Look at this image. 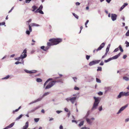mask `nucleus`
Returning a JSON list of instances; mask_svg holds the SVG:
<instances>
[{
	"label": "nucleus",
	"instance_id": "nucleus-13",
	"mask_svg": "<svg viewBox=\"0 0 129 129\" xmlns=\"http://www.w3.org/2000/svg\"><path fill=\"white\" fill-rule=\"evenodd\" d=\"M29 123L28 121H27L25 124V125L23 127V129H27Z\"/></svg>",
	"mask_w": 129,
	"mask_h": 129
},
{
	"label": "nucleus",
	"instance_id": "nucleus-56",
	"mask_svg": "<svg viewBox=\"0 0 129 129\" xmlns=\"http://www.w3.org/2000/svg\"><path fill=\"white\" fill-rule=\"evenodd\" d=\"M14 7H13L11 9V10H10L9 11V12H8V13H10V12H11L12 11V10L14 9Z\"/></svg>",
	"mask_w": 129,
	"mask_h": 129
},
{
	"label": "nucleus",
	"instance_id": "nucleus-11",
	"mask_svg": "<svg viewBox=\"0 0 129 129\" xmlns=\"http://www.w3.org/2000/svg\"><path fill=\"white\" fill-rule=\"evenodd\" d=\"M121 54L120 53H119L118 54L112 57H111L112 59V60L116 59L118 58V57Z\"/></svg>",
	"mask_w": 129,
	"mask_h": 129
},
{
	"label": "nucleus",
	"instance_id": "nucleus-30",
	"mask_svg": "<svg viewBox=\"0 0 129 129\" xmlns=\"http://www.w3.org/2000/svg\"><path fill=\"white\" fill-rule=\"evenodd\" d=\"M84 121H82L81 122H80V123L79 124V126H81L83 125L84 124Z\"/></svg>",
	"mask_w": 129,
	"mask_h": 129
},
{
	"label": "nucleus",
	"instance_id": "nucleus-52",
	"mask_svg": "<svg viewBox=\"0 0 129 129\" xmlns=\"http://www.w3.org/2000/svg\"><path fill=\"white\" fill-rule=\"evenodd\" d=\"M74 89L75 90H79V88L78 87H77L76 86H75L74 87Z\"/></svg>",
	"mask_w": 129,
	"mask_h": 129
},
{
	"label": "nucleus",
	"instance_id": "nucleus-2",
	"mask_svg": "<svg viewBox=\"0 0 129 129\" xmlns=\"http://www.w3.org/2000/svg\"><path fill=\"white\" fill-rule=\"evenodd\" d=\"M49 41L53 43V45H56L62 41V39L61 38L51 39Z\"/></svg>",
	"mask_w": 129,
	"mask_h": 129
},
{
	"label": "nucleus",
	"instance_id": "nucleus-55",
	"mask_svg": "<svg viewBox=\"0 0 129 129\" xmlns=\"http://www.w3.org/2000/svg\"><path fill=\"white\" fill-rule=\"evenodd\" d=\"M98 94L99 95H102L103 94V93L102 92L100 91L98 92Z\"/></svg>",
	"mask_w": 129,
	"mask_h": 129
},
{
	"label": "nucleus",
	"instance_id": "nucleus-58",
	"mask_svg": "<svg viewBox=\"0 0 129 129\" xmlns=\"http://www.w3.org/2000/svg\"><path fill=\"white\" fill-rule=\"evenodd\" d=\"M45 47L44 46H41V49H42V50H43L44 51V49H45Z\"/></svg>",
	"mask_w": 129,
	"mask_h": 129
},
{
	"label": "nucleus",
	"instance_id": "nucleus-32",
	"mask_svg": "<svg viewBox=\"0 0 129 129\" xmlns=\"http://www.w3.org/2000/svg\"><path fill=\"white\" fill-rule=\"evenodd\" d=\"M73 14L74 15V16L77 19H78L79 17L76 14H75V13H73Z\"/></svg>",
	"mask_w": 129,
	"mask_h": 129
},
{
	"label": "nucleus",
	"instance_id": "nucleus-8",
	"mask_svg": "<svg viewBox=\"0 0 129 129\" xmlns=\"http://www.w3.org/2000/svg\"><path fill=\"white\" fill-rule=\"evenodd\" d=\"M42 98H38L37 99L30 103L29 104V105H30L34 103H36V102L40 101L42 100Z\"/></svg>",
	"mask_w": 129,
	"mask_h": 129
},
{
	"label": "nucleus",
	"instance_id": "nucleus-46",
	"mask_svg": "<svg viewBox=\"0 0 129 129\" xmlns=\"http://www.w3.org/2000/svg\"><path fill=\"white\" fill-rule=\"evenodd\" d=\"M41 107V106H39L36 107L34 108H35V110H36L40 108Z\"/></svg>",
	"mask_w": 129,
	"mask_h": 129
},
{
	"label": "nucleus",
	"instance_id": "nucleus-1",
	"mask_svg": "<svg viewBox=\"0 0 129 129\" xmlns=\"http://www.w3.org/2000/svg\"><path fill=\"white\" fill-rule=\"evenodd\" d=\"M93 98L95 101L92 108L91 109L92 110H93L94 109H96L100 101V98L99 97H96L95 96H94Z\"/></svg>",
	"mask_w": 129,
	"mask_h": 129
},
{
	"label": "nucleus",
	"instance_id": "nucleus-6",
	"mask_svg": "<svg viewBox=\"0 0 129 129\" xmlns=\"http://www.w3.org/2000/svg\"><path fill=\"white\" fill-rule=\"evenodd\" d=\"M100 61V60H93L90 62L89 65V66H91L99 63Z\"/></svg>",
	"mask_w": 129,
	"mask_h": 129
},
{
	"label": "nucleus",
	"instance_id": "nucleus-40",
	"mask_svg": "<svg viewBox=\"0 0 129 129\" xmlns=\"http://www.w3.org/2000/svg\"><path fill=\"white\" fill-rule=\"evenodd\" d=\"M119 47L120 50L121 51V52H123V49H122L121 46L120 45L119 46Z\"/></svg>",
	"mask_w": 129,
	"mask_h": 129
},
{
	"label": "nucleus",
	"instance_id": "nucleus-4",
	"mask_svg": "<svg viewBox=\"0 0 129 129\" xmlns=\"http://www.w3.org/2000/svg\"><path fill=\"white\" fill-rule=\"evenodd\" d=\"M77 99L76 96L72 97H69L67 98L66 99V100L68 102H69V101L71 102L72 104L74 103L75 101Z\"/></svg>",
	"mask_w": 129,
	"mask_h": 129
},
{
	"label": "nucleus",
	"instance_id": "nucleus-23",
	"mask_svg": "<svg viewBox=\"0 0 129 129\" xmlns=\"http://www.w3.org/2000/svg\"><path fill=\"white\" fill-rule=\"evenodd\" d=\"M23 116V115L22 114H21L20 116H19L18 117H17L16 119V120H18L19 119H20L22 116Z\"/></svg>",
	"mask_w": 129,
	"mask_h": 129
},
{
	"label": "nucleus",
	"instance_id": "nucleus-25",
	"mask_svg": "<svg viewBox=\"0 0 129 129\" xmlns=\"http://www.w3.org/2000/svg\"><path fill=\"white\" fill-rule=\"evenodd\" d=\"M124 94V95L125 96H127L129 95V91H128L127 92H123Z\"/></svg>",
	"mask_w": 129,
	"mask_h": 129
},
{
	"label": "nucleus",
	"instance_id": "nucleus-17",
	"mask_svg": "<svg viewBox=\"0 0 129 129\" xmlns=\"http://www.w3.org/2000/svg\"><path fill=\"white\" fill-rule=\"evenodd\" d=\"M86 120L87 123L89 124H91L92 122L91 121L90 119L88 118H86Z\"/></svg>",
	"mask_w": 129,
	"mask_h": 129
},
{
	"label": "nucleus",
	"instance_id": "nucleus-27",
	"mask_svg": "<svg viewBox=\"0 0 129 129\" xmlns=\"http://www.w3.org/2000/svg\"><path fill=\"white\" fill-rule=\"evenodd\" d=\"M47 46H49L51 45H54L53 43L51 42H48L47 43Z\"/></svg>",
	"mask_w": 129,
	"mask_h": 129
},
{
	"label": "nucleus",
	"instance_id": "nucleus-39",
	"mask_svg": "<svg viewBox=\"0 0 129 129\" xmlns=\"http://www.w3.org/2000/svg\"><path fill=\"white\" fill-rule=\"evenodd\" d=\"M31 32V31H30L29 30H27L26 31V34L29 35L30 34V32Z\"/></svg>",
	"mask_w": 129,
	"mask_h": 129
},
{
	"label": "nucleus",
	"instance_id": "nucleus-61",
	"mask_svg": "<svg viewBox=\"0 0 129 129\" xmlns=\"http://www.w3.org/2000/svg\"><path fill=\"white\" fill-rule=\"evenodd\" d=\"M127 56L126 55H124L123 56V59H125L126 58V57H127Z\"/></svg>",
	"mask_w": 129,
	"mask_h": 129
},
{
	"label": "nucleus",
	"instance_id": "nucleus-53",
	"mask_svg": "<svg viewBox=\"0 0 129 129\" xmlns=\"http://www.w3.org/2000/svg\"><path fill=\"white\" fill-rule=\"evenodd\" d=\"M52 80V78H49L46 81V82H48L49 81Z\"/></svg>",
	"mask_w": 129,
	"mask_h": 129
},
{
	"label": "nucleus",
	"instance_id": "nucleus-29",
	"mask_svg": "<svg viewBox=\"0 0 129 129\" xmlns=\"http://www.w3.org/2000/svg\"><path fill=\"white\" fill-rule=\"evenodd\" d=\"M36 81L38 82H41L42 81V80L40 78H37L36 79Z\"/></svg>",
	"mask_w": 129,
	"mask_h": 129
},
{
	"label": "nucleus",
	"instance_id": "nucleus-43",
	"mask_svg": "<svg viewBox=\"0 0 129 129\" xmlns=\"http://www.w3.org/2000/svg\"><path fill=\"white\" fill-rule=\"evenodd\" d=\"M102 68L101 67H98V69H97V71H101Z\"/></svg>",
	"mask_w": 129,
	"mask_h": 129
},
{
	"label": "nucleus",
	"instance_id": "nucleus-14",
	"mask_svg": "<svg viewBox=\"0 0 129 129\" xmlns=\"http://www.w3.org/2000/svg\"><path fill=\"white\" fill-rule=\"evenodd\" d=\"M124 95V92H120L119 95H118L117 97V98H120L122 96Z\"/></svg>",
	"mask_w": 129,
	"mask_h": 129
},
{
	"label": "nucleus",
	"instance_id": "nucleus-62",
	"mask_svg": "<svg viewBox=\"0 0 129 129\" xmlns=\"http://www.w3.org/2000/svg\"><path fill=\"white\" fill-rule=\"evenodd\" d=\"M80 3L78 2H77L76 3V6H79L80 5Z\"/></svg>",
	"mask_w": 129,
	"mask_h": 129
},
{
	"label": "nucleus",
	"instance_id": "nucleus-45",
	"mask_svg": "<svg viewBox=\"0 0 129 129\" xmlns=\"http://www.w3.org/2000/svg\"><path fill=\"white\" fill-rule=\"evenodd\" d=\"M99 110L100 111H101L102 110V106H101L99 107Z\"/></svg>",
	"mask_w": 129,
	"mask_h": 129
},
{
	"label": "nucleus",
	"instance_id": "nucleus-21",
	"mask_svg": "<svg viewBox=\"0 0 129 129\" xmlns=\"http://www.w3.org/2000/svg\"><path fill=\"white\" fill-rule=\"evenodd\" d=\"M110 46V44H109L108 45L106 49V52H108Z\"/></svg>",
	"mask_w": 129,
	"mask_h": 129
},
{
	"label": "nucleus",
	"instance_id": "nucleus-19",
	"mask_svg": "<svg viewBox=\"0 0 129 129\" xmlns=\"http://www.w3.org/2000/svg\"><path fill=\"white\" fill-rule=\"evenodd\" d=\"M43 6L42 5H40V7H39V8L36 11H35V12H37V11H38L41 10H42L43 9Z\"/></svg>",
	"mask_w": 129,
	"mask_h": 129
},
{
	"label": "nucleus",
	"instance_id": "nucleus-34",
	"mask_svg": "<svg viewBox=\"0 0 129 129\" xmlns=\"http://www.w3.org/2000/svg\"><path fill=\"white\" fill-rule=\"evenodd\" d=\"M10 77V76L9 75H8L6 77H4V78H2V79H7Z\"/></svg>",
	"mask_w": 129,
	"mask_h": 129
},
{
	"label": "nucleus",
	"instance_id": "nucleus-18",
	"mask_svg": "<svg viewBox=\"0 0 129 129\" xmlns=\"http://www.w3.org/2000/svg\"><path fill=\"white\" fill-rule=\"evenodd\" d=\"M50 93V92H45L43 94V95L42 97V99L43 98L44 96H46L48 95Z\"/></svg>",
	"mask_w": 129,
	"mask_h": 129
},
{
	"label": "nucleus",
	"instance_id": "nucleus-28",
	"mask_svg": "<svg viewBox=\"0 0 129 129\" xmlns=\"http://www.w3.org/2000/svg\"><path fill=\"white\" fill-rule=\"evenodd\" d=\"M112 59L111 58H109L107 60H104V62L105 63H107L110 61L112 60Z\"/></svg>",
	"mask_w": 129,
	"mask_h": 129
},
{
	"label": "nucleus",
	"instance_id": "nucleus-10",
	"mask_svg": "<svg viewBox=\"0 0 129 129\" xmlns=\"http://www.w3.org/2000/svg\"><path fill=\"white\" fill-rule=\"evenodd\" d=\"M24 71L28 73H34L36 72H37L36 70H34L31 71H29L27 70H25Z\"/></svg>",
	"mask_w": 129,
	"mask_h": 129
},
{
	"label": "nucleus",
	"instance_id": "nucleus-57",
	"mask_svg": "<svg viewBox=\"0 0 129 129\" xmlns=\"http://www.w3.org/2000/svg\"><path fill=\"white\" fill-rule=\"evenodd\" d=\"M15 64H18L19 63H21V62H19V61H16V62L15 63Z\"/></svg>",
	"mask_w": 129,
	"mask_h": 129
},
{
	"label": "nucleus",
	"instance_id": "nucleus-26",
	"mask_svg": "<svg viewBox=\"0 0 129 129\" xmlns=\"http://www.w3.org/2000/svg\"><path fill=\"white\" fill-rule=\"evenodd\" d=\"M32 8L33 9L32 10V11H34L37 8V7L35 6L34 5L32 7Z\"/></svg>",
	"mask_w": 129,
	"mask_h": 129
},
{
	"label": "nucleus",
	"instance_id": "nucleus-9",
	"mask_svg": "<svg viewBox=\"0 0 129 129\" xmlns=\"http://www.w3.org/2000/svg\"><path fill=\"white\" fill-rule=\"evenodd\" d=\"M105 43H102L99 47V48L97 49L96 52L101 50L102 48H103L105 45Z\"/></svg>",
	"mask_w": 129,
	"mask_h": 129
},
{
	"label": "nucleus",
	"instance_id": "nucleus-48",
	"mask_svg": "<svg viewBox=\"0 0 129 129\" xmlns=\"http://www.w3.org/2000/svg\"><path fill=\"white\" fill-rule=\"evenodd\" d=\"M126 36H129V30L127 31L125 34Z\"/></svg>",
	"mask_w": 129,
	"mask_h": 129
},
{
	"label": "nucleus",
	"instance_id": "nucleus-59",
	"mask_svg": "<svg viewBox=\"0 0 129 129\" xmlns=\"http://www.w3.org/2000/svg\"><path fill=\"white\" fill-rule=\"evenodd\" d=\"M64 110L65 111L67 112H68L69 111L68 109L66 108H64Z\"/></svg>",
	"mask_w": 129,
	"mask_h": 129
},
{
	"label": "nucleus",
	"instance_id": "nucleus-5",
	"mask_svg": "<svg viewBox=\"0 0 129 129\" xmlns=\"http://www.w3.org/2000/svg\"><path fill=\"white\" fill-rule=\"evenodd\" d=\"M26 51L27 50L26 49H24L20 56L21 59L22 60L23 59L26 58L27 56V55L26 54Z\"/></svg>",
	"mask_w": 129,
	"mask_h": 129
},
{
	"label": "nucleus",
	"instance_id": "nucleus-36",
	"mask_svg": "<svg viewBox=\"0 0 129 129\" xmlns=\"http://www.w3.org/2000/svg\"><path fill=\"white\" fill-rule=\"evenodd\" d=\"M125 44H126V47H127L129 46V43L127 41H125Z\"/></svg>",
	"mask_w": 129,
	"mask_h": 129
},
{
	"label": "nucleus",
	"instance_id": "nucleus-24",
	"mask_svg": "<svg viewBox=\"0 0 129 129\" xmlns=\"http://www.w3.org/2000/svg\"><path fill=\"white\" fill-rule=\"evenodd\" d=\"M31 25L32 26H39L40 25L35 23H33L31 24Z\"/></svg>",
	"mask_w": 129,
	"mask_h": 129
},
{
	"label": "nucleus",
	"instance_id": "nucleus-20",
	"mask_svg": "<svg viewBox=\"0 0 129 129\" xmlns=\"http://www.w3.org/2000/svg\"><path fill=\"white\" fill-rule=\"evenodd\" d=\"M123 80H125L126 81H128L129 80V78L125 76H123Z\"/></svg>",
	"mask_w": 129,
	"mask_h": 129
},
{
	"label": "nucleus",
	"instance_id": "nucleus-64",
	"mask_svg": "<svg viewBox=\"0 0 129 129\" xmlns=\"http://www.w3.org/2000/svg\"><path fill=\"white\" fill-rule=\"evenodd\" d=\"M59 129H63V126L61 125H60L59 127Z\"/></svg>",
	"mask_w": 129,
	"mask_h": 129
},
{
	"label": "nucleus",
	"instance_id": "nucleus-63",
	"mask_svg": "<svg viewBox=\"0 0 129 129\" xmlns=\"http://www.w3.org/2000/svg\"><path fill=\"white\" fill-rule=\"evenodd\" d=\"M35 109L34 108L32 110L30 111V112H33L34 111H35Z\"/></svg>",
	"mask_w": 129,
	"mask_h": 129
},
{
	"label": "nucleus",
	"instance_id": "nucleus-7",
	"mask_svg": "<svg viewBox=\"0 0 129 129\" xmlns=\"http://www.w3.org/2000/svg\"><path fill=\"white\" fill-rule=\"evenodd\" d=\"M111 17V19L113 21H114L116 19L117 15L116 14H112Z\"/></svg>",
	"mask_w": 129,
	"mask_h": 129
},
{
	"label": "nucleus",
	"instance_id": "nucleus-31",
	"mask_svg": "<svg viewBox=\"0 0 129 129\" xmlns=\"http://www.w3.org/2000/svg\"><path fill=\"white\" fill-rule=\"evenodd\" d=\"M50 48V47L49 46H47L45 47V49L44 50V51H46L48 49Z\"/></svg>",
	"mask_w": 129,
	"mask_h": 129
},
{
	"label": "nucleus",
	"instance_id": "nucleus-15",
	"mask_svg": "<svg viewBox=\"0 0 129 129\" xmlns=\"http://www.w3.org/2000/svg\"><path fill=\"white\" fill-rule=\"evenodd\" d=\"M128 5L127 3H124L123 5L121 7L120 9V11H121L126 6Z\"/></svg>",
	"mask_w": 129,
	"mask_h": 129
},
{
	"label": "nucleus",
	"instance_id": "nucleus-41",
	"mask_svg": "<svg viewBox=\"0 0 129 129\" xmlns=\"http://www.w3.org/2000/svg\"><path fill=\"white\" fill-rule=\"evenodd\" d=\"M37 12H39L42 14H43L44 13L41 10L38 11Z\"/></svg>",
	"mask_w": 129,
	"mask_h": 129
},
{
	"label": "nucleus",
	"instance_id": "nucleus-49",
	"mask_svg": "<svg viewBox=\"0 0 129 129\" xmlns=\"http://www.w3.org/2000/svg\"><path fill=\"white\" fill-rule=\"evenodd\" d=\"M31 0H26L25 2L26 3H29Z\"/></svg>",
	"mask_w": 129,
	"mask_h": 129
},
{
	"label": "nucleus",
	"instance_id": "nucleus-42",
	"mask_svg": "<svg viewBox=\"0 0 129 129\" xmlns=\"http://www.w3.org/2000/svg\"><path fill=\"white\" fill-rule=\"evenodd\" d=\"M90 57V55H86V58L87 60L89 59Z\"/></svg>",
	"mask_w": 129,
	"mask_h": 129
},
{
	"label": "nucleus",
	"instance_id": "nucleus-35",
	"mask_svg": "<svg viewBox=\"0 0 129 129\" xmlns=\"http://www.w3.org/2000/svg\"><path fill=\"white\" fill-rule=\"evenodd\" d=\"M39 118H35L34 119L35 121L36 122H38L39 121Z\"/></svg>",
	"mask_w": 129,
	"mask_h": 129
},
{
	"label": "nucleus",
	"instance_id": "nucleus-54",
	"mask_svg": "<svg viewBox=\"0 0 129 129\" xmlns=\"http://www.w3.org/2000/svg\"><path fill=\"white\" fill-rule=\"evenodd\" d=\"M62 112V111H61L57 110L56 111V112L57 114H59V113H61Z\"/></svg>",
	"mask_w": 129,
	"mask_h": 129
},
{
	"label": "nucleus",
	"instance_id": "nucleus-51",
	"mask_svg": "<svg viewBox=\"0 0 129 129\" xmlns=\"http://www.w3.org/2000/svg\"><path fill=\"white\" fill-rule=\"evenodd\" d=\"M119 50L118 48H117L115 49L114 51V52H116L117 51Z\"/></svg>",
	"mask_w": 129,
	"mask_h": 129
},
{
	"label": "nucleus",
	"instance_id": "nucleus-60",
	"mask_svg": "<svg viewBox=\"0 0 129 129\" xmlns=\"http://www.w3.org/2000/svg\"><path fill=\"white\" fill-rule=\"evenodd\" d=\"M129 121V118H127L125 120V122H127Z\"/></svg>",
	"mask_w": 129,
	"mask_h": 129
},
{
	"label": "nucleus",
	"instance_id": "nucleus-33",
	"mask_svg": "<svg viewBox=\"0 0 129 129\" xmlns=\"http://www.w3.org/2000/svg\"><path fill=\"white\" fill-rule=\"evenodd\" d=\"M96 82L98 83H101V80L99 79L96 78Z\"/></svg>",
	"mask_w": 129,
	"mask_h": 129
},
{
	"label": "nucleus",
	"instance_id": "nucleus-38",
	"mask_svg": "<svg viewBox=\"0 0 129 129\" xmlns=\"http://www.w3.org/2000/svg\"><path fill=\"white\" fill-rule=\"evenodd\" d=\"M20 59H21V58L20 57H17L16 58H15V59L16 60H17L18 61H19L20 60Z\"/></svg>",
	"mask_w": 129,
	"mask_h": 129
},
{
	"label": "nucleus",
	"instance_id": "nucleus-12",
	"mask_svg": "<svg viewBox=\"0 0 129 129\" xmlns=\"http://www.w3.org/2000/svg\"><path fill=\"white\" fill-rule=\"evenodd\" d=\"M111 88V86L105 87L104 88L105 92L106 93L107 91L110 90Z\"/></svg>",
	"mask_w": 129,
	"mask_h": 129
},
{
	"label": "nucleus",
	"instance_id": "nucleus-3",
	"mask_svg": "<svg viewBox=\"0 0 129 129\" xmlns=\"http://www.w3.org/2000/svg\"><path fill=\"white\" fill-rule=\"evenodd\" d=\"M60 80H59L58 81H56L55 80L52 81L51 82H50L49 84L45 87V89H48L51 88V87L54 85L56 82H60Z\"/></svg>",
	"mask_w": 129,
	"mask_h": 129
},
{
	"label": "nucleus",
	"instance_id": "nucleus-37",
	"mask_svg": "<svg viewBox=\"0 0 129 129\" xmlns=\"http://www.w3.org/2000/svg\"><path fill=\"white\" fill-rule=\"evenodd\" d=\"M28 24L29 30L31 32L32 31V29L31 27L30 26V25L29 24V23Z\"/></svg>",
	"mask_w": 129,
	"mask_h": 129
},
{
	"label": "nucleus",
	"instance_id": "nucleus-44",
	"mask_svg": "<svg viewBox=\"0 0 129 129\" xmlns=\"http://www.w3.org/2000/svg\"><path fill=\"white\" fill-rule=\"evenodd\" d=\"M73 79L74 80L75 82H76V80L77 79V78L76 77H73Z\"/></svg>",
	"mask_w": 129,
	"mask_h": 129
},
{
	"label": "nucleus",
	"instance_id": "nucleus-47",
	"mask_svg": "<svg viewBox=\"0 0 129 129\" xmlns=\"http://www.w3.org/2000/svg\"><path fill=\"white\" fill-rule=\"evenodd\" d=\"M81 129H90L89 127H82Z\"/></svg>",
	"mask_w": 129,
	"mask_h": 129
},
{
	"label": "nucleus",
	"instance_id": "nucleus-50",
	"mask_svg": "<svg viewBox=\"0 0 129 129\" xmlns=\"http://www.w3.org/2000/svg\"><path fill=\"white\" fill-rule=\"evenodd\" d=\"M5 22L0 23V26L2 25H4L5 24Z\"/></svg>",
	"mask_w": 129,
	"mask_h": 129
},
{
	"label": "nucleus",
	"instance_id": "nucleus-16",
	"mask_svg": "<svg viewBox=\"0 0 129 129\" xmlns=\"http://www.w3.org/2000/svg\"><path fill=\"white\" fill-rule=\"evenodd\" d=\"M125 109L123 106L119 110L118 112L117 113V114H118L120 113L122 111L124 110Z\"/></svg>",
	"mask_w": 129,
	"mask_h": 129
},
{
	"label": "nucleus",
	"instance_id": "nucleus-22",
	"mask_svg": "<svg viewBox=\"0 0 129 129\" xmlns=\"http://www.w3.org/2000/svg\"><path fill=\"white\" fill-rule=\"evenodd\" d=\"M15 124V122H13L12 123L10 124L8 126V127L9 128H10L12 127Z\"/></svg>",
	"mask_w": 129,
	"mask_h": 129
}]
</instances>
